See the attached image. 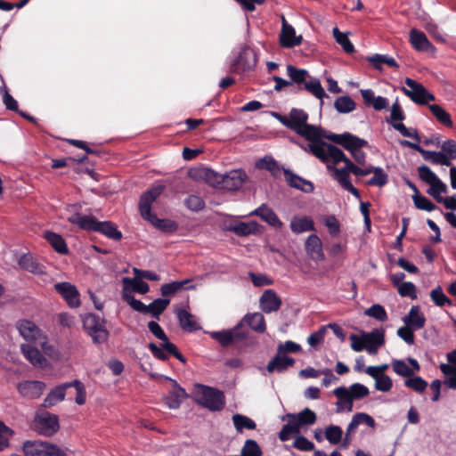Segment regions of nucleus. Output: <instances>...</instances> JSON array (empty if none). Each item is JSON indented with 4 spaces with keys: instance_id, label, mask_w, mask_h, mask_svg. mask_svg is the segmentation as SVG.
<instances>
[{
    "instance_id": "1",
    "label": "nucleus",
    "mask_w": 456,
    "mask_h": 456,
    "mask_svg": "<svg viewBox=\"0 0 456 456\" xmlns=\"http://www.w3.org/2000/svg\"><path fill=\"white\" fill-rule=\"evenodd\" d=\"M244 321L249 327H243L240 322L233 329L214 331L210 333V336L223 347L234 346L240 349L247 348L254 342L253 333L265 332L266 326L265 317L260 313L247 314Z\"/></svg>"
},
{
    "instance_id": "2",
    "label": "nucleus",
    "mask_w": 456,
    "mask_h": 456,
    "mask_svg": "<svg viewBox=\"0 0 456 456\" xmlns=\"http://www.w3.org/2000/svg\"><path fill=\"white\" fill-rule=\"evenodd\" d=\"M165 185L159 184L142 194L139 200V209L143 219L166 233H174L178 229V224L170 219H160L151 213V204L164 192Z\"/></svg>"
},
{
    "instance_id": "3",
    "label": "nucleus",
    "mask_w": 456,
    "mask_h": 456,
    "mask_svg": "<svg viewBox=\"0 0 456 456\" xmlns=\"http://www.w3.org/2000/svg\"><path fill=\"white\" fill-rule=\"evenodd\" d=\"M67 220L70 224L77 225L82 230L99 232L117 241L122 239V232L118 231L117 225L110 221H98L92 215L84 216L80 213L72 214Z\"/></svg>"
},
{
    "instance_id": "4",
    "label": "nucleus",
    "mask_w": 456,
    "mask_h": 456,
    "mask_svg": "<svg viewBox=\"0 0 456 456\" xmlns=\"http://www.w3.org/2000/svg\"><path fill=\"white\" fill-rule=\"evenodd\" d=\"M72 390H74L76 394L75 402L78 405L84 404L86 400L85 386L79 380L74 379L70 382L61 384L52 389L44 399L42 406L44 408H51L54 406L64 400L66 394L72 395Z\"/></svg>"
},
{
    "instance_id": "5",
    "label": "nucleus",
    "mask_w": 456,
    "mask_h": 456,
    "mask_svg": "<svg viewBox=\"0 0 456 456\" xmlns=\"http://www.w3.org/2000/svg\"><path fill=\"white\" fill-rule=\"evenodd\" d=\"M192 398L199 405L211 411H219L225 406V396L222 391L202 384L194 385Z\"/></svg>"
},
{
    "instance_id": "6",
    "label": "nucleus",
    "mask_w": 456,
    "mask_h": 456,
    "mask_svg": "<svg viewBox=\"0 0 456 456\" xmlns=\"http://www.w3.org/2000/svg\"><path fill=\"white\" fill-rule=\"evenodd\" d=\"M122 298L130 305L133 310L141 314H151L152 317L158 320L170 304L169 299L157 298L146 305L140 300L135 299L131 293L125 291L123 292Z\"/></svg>"
},
{
    "instance_id": "7",
    "label": "nucleus",
    "mask_w": 456,
    "mask_h": 456,
    "mask_svg": "<svg viewBox=\"0 0 456 456\" xmlns=\"http://www.w3.org/2000/svg\"><path fill=\"white\" fill-rule=\"evenodd\" d=\"M257 63L256 52L248 45H244L237 58L230 65V72L245 74L253 71Z\"/></svg>"
},
{
    "instance_id": "8",
    "label": "nucleus",
    "mask_w": 456,
    "mask_h": 456,
    "mask_svg": "<svg viewBox=\"0 0 456 456\" xmlns=\"http://www.w3.org/2000/svg\"><path fill=\"white\" fill-rule=\"evenodd\" d=\"M105 319L95 314H87L84 317L83 326L94 343L101 344L107 341L109 331L105 328Z\"/></svg>"
},
{
    "instance_id": "9",
    "label": "nucleus",
    "mask_w": 456,
    "mask_h": 456,
    "mask_svg": "<svg viewBox=\"0 0 456 456\" xmlns=\"http://www.w3.org/2000/svg\"><path fill=\"white\" fill-rule=\"evenodd\" d=\"M32 428L40 435L52 436L60 428L59 417L48 411L37 412Z\"/></svg>"
},
{
    "instance_id": "10",
    "label": "nucleus",
    "mask_w": 456,
    "mask_h": 456,
    "mask_svg": "<svg viewBox=\"0 0 456 456\" xmlns=\"http://www.w3.org/2000/svg\"><path fill=\"white\" fill-rule=\"evenodd\" d=\"M16 328L25 340L40 345L44 351L47 350L46 337L35 322L27 319L19 320Z\"/></svg>"
},
{
    "instance_id": "11",
    "label": "nucleus",
    "mask_w": 456,
    "mask_h": 456,
    "mask_svg": "<svg viewBox=\"0 0 456 456\" xmlns=\"http://www.w3.org/2000/svg\"><path fill=\"white\" fill-rule=\"evenodd\" d=\"M345 163L343 168H337L328 166L330 170L333 171V178L339 183V185L346 191L352 193L355 198L361 199L359 191L351 183L349 174L353 172L354 165L346 156L342 160Z\"/></svg>"
},
{
    "instance_id": "12",
    "label": "nucleus",
    "mask_w": 456,
    "mask_h": 456,
    "mask_svg": "<svg viewBox=\"0 0 456 456\" xmlns=\"http://www.w3.org/2000/svg\"><path fill=\"white\" fill-rule=\"evenodd\" d=\"M405 85L409 89L403 87V92L412 102L419 105H426L428 102L435 101V96L429 93L422 84L410 78H405Z\"/></svg>"
},
{
    "instance_id": "13",
    "label": "nucleus",
    "mask_w": 456,
    "mask_h": 456,
    "mask_svg": "<svg viewBox=\"0 0 456 456\" xmlns=\"http://www.w3.org/2000/svg\"><path fill=\"white\" fill-rule=\"evenodd\" d=\"M325 137L332 142L341 145L350 153L359 150V148H363L368 144L366 140L354 135L348 132H345L343 134L330 133L326 134Z\"/></svg>"
},
{
    "instance_id": "14",
    "label": "nucleus",
    "mask_w": 456,
    "mask_h": 456,
    "mask_svg": "<svg viewBox=\"0 0 456 456\" xmlns=\"http://www.w3.org/2000/svg\"><path fill=\"white\" fill-rule=\"evenodd\" d=\"M390 118L392 121V126L402 135L412 138L418 142H420V136L419 135L418 131L416 129L410 130L402 123L405 118V114L397 101L392 105Z\"/></svg>"
},
{
    "instance_id": "15",
    "label": "nucleus",
    "mask_w": 456,
    "mask_h": 456,
    "mask_svg": "<svg viewBox=\"0 0 456 456\" xmlns=\"http://www.w3.org/2000/svg\"><path fill=\"white\" fill-rule=\"evenodd\" d=\"M248 176L243 169H233L222 175L221 190L238 191L248 181Z\"/></svg>"
},
{
    "instance_id": "16",
    "label": "nucleus",
    "mask_w": 456,
    "mask_h": 456,
    "mask_svg": "<svg viewBox=\"0 0 456 456\" xmlns=\"http://www.w3.org/2000/svg\"><path fill=\"white\" fill-rule=\"evenodd\" d=\"M54 289L62 297L69 307L75 308L80 305L79 292L76 286L63 281L54 284Z\"/></svg>"
},
{
    "instance_id": "17",
    "label": "nucleus",
    "mask_w": 456,
    "mask_h": 456,
    "mask_svg": "<svg viewBox=\"0 0 456 456\" xmlns=\"http://www.w3.org/2000/svg\"><path fill=\"white\" fill-rule=\"evenodd\" d=\"M191 177L194 179H202L210 186L216 189H221L222 175L208 167H200L191 169L189 171Z\"/></svg>"
},
{
    "instance_id": "18",
    "label": "nucleus",
    "mask_w": 456,
    "mask_h": 456,
    "mask_svg": "<svg viewBox=\"0 0 456 456\" xmlns=\"http://www.w3.org/2000/svg\"><path fill=\"white\" fill-rule=\"evenodd\" d=\"M45 384L39 380H25L17 384L19 393L28 399H36L41 396Z\"/></svg>"
},
{
    "instance_id": "19",
    "label": "nucleus",
    "mask_w": 456,
    "mask_h": 456,
    "mask_svg": "<svg viewBox=\"0 0 456 456\" xmlns=\"http://www.w3.org/2000/svg\"><path fill=\"white\" fill-rule=\"evenodd\" d=\"M302 36H296L295 28L282 18L281 30L280 34V44L282 47L292 48L302 43Z\"/></svg>"
},
{
    "instance_id": "20",
    "label": "nucleus",
    "mask_w": 456,
    "mask_h": 456,
    "mask_svg": "<svg viewBox=\"0 0 456 456\" xmlns=\"http://www.w3.org/2000/svg\"><path fill=\"white\" fill-rule=\"evenodd\" d=\"M286 183L291 188L300 190L304 192L310 193L314 190L312 182L294 174L290 169L282 168Z\"/></svg>"
},
{
    "instance_id": "21",
    "label": "nucleus",
    "mask_w": 456,
    "mask_h": 456,
    "mask_svg": "<svg viewBox=\"0 0 456 456\" xmlns=\"http://www.w3.org/2000/svg\"><path fill=\"white\" fill-rule=\"evenodd\" d=\"M260 307L265 314L276 312L281 308V299L273 289H266L260 297Z\"/></svg>"
},
{
    "instance_id": "22",
    "label": "nucleus",
    "mask_w": 456,
    "mask_h": 456,
    "mask_svg": "<svg viewBox=\"0 0 456 456\" xmlns=\"http://www.w3.org/2000/svg\"><path fill=\"white\" fill-rule=\"evenodd\" d=\"M21 353L24 357L36 368H45L47 365V359L42 353L30 344H22L20 346Z\"/></svg>"
},
{
    "instance_id": "23",
    "label": "nucleus",
    "mask_w": 456,
    "mask_h": 456,
    "mask_svg": "<svg viewBox=\"0 0 456 456\" xmlns=\"http://www.w3.org/2000/svg\"><path fill=\"white\" fill-rule=\"evenodd\" d=\"M173 382V389L165 396V403L169 409H178L182 402L187 397L185 390L174 379L167 378Z\"/></svg>"
},
{
    "instance_id": "24",
    "label": "nucleus",
    "mask_w": 456,
    "mask_h": 456,
    "mask_svg": "<svg viewBox=\"0 0 456 456\" xmlns=\"http://www.w3.org/2000/svg\"><path fill=\"white\" fill-rule=\"evenodd\" d=\"M250 216H257L271 226L281 229L283 223L280 220L275 212L265 204H262L256 209L250 213Z\"/></svg>"
},
{
    "instance_id": "25",
    "label": "nucleus",
    "mask_w": 456,
    "mask_h": 456,
    "mask_svg": "<svg viewBox=\"0 0 456 456\" xmlns=\"http://www.w3.org/2000/svg\"><path fill=\"white\" fill-rule=\"evenodd\" d=\"M366 351L374 354L379 346L385 343V333L383 330L375 329L370 332H364Z\"/></svg>"
},
{
    "instance_id": "26",
    "label": "nucleus",
    "mask_w": 456,
    "mask_h": 456,
    "mask_svg": "<svg viewBox=\"0 0 456 456\" xmlns=\"http://www.w3.org/2000/svg\"><path fill=\"white\" fill-rule=\"evenodd\" d=\"M360 93L367 107H372L375 110H382L388 106V100L383 96H375L371 89H362Z\"/></svg>"
},
{
    "instance_id": "27",
    "label": "nucleus",
    "mask_w": 456,
    "mask_h": 456,
    "mask_svg": "<svg viewBox=\"0 0 456 456\" xmlns=\"http://www.w3.org/2000/svg\"><path fill=\"white\" fill-rule=\"evenodd\" d=\"M289 226L292 232L295 234L315 231L314 220L312 217L306 216H294L291 218Z\"/></svg>"
},
{
    "instance_id": "28",
    "label": "nucleus",
    "mask_w": 456,
    "mask_h": 456,
    "mask_svg": "<svg viewBox=\"0 0 456 456\" xmlns=\"http://www.w3.org/2000/svg\"><path fill=\"white\" fill-rule=\"evenodd\" d=\"M338 398L336 403L337 412L343 411H353V399L348 393V388L346 387H338L332 391Z\"/></svg>"
},
{
    "instance_id": "29",
    "label": "nucleus",
    "mask_w": 456,
    "mask_h": 456,
    "mask_svg": "<svg viewBox=\"0 0 456 456\" xmlns=\"http://www.w3.org/2000/svg\"><path fill=\"white\" fill-rule=\"evenodd\" d=\"M285 419H292L297 426L300 428L303 426H311L316 422L317 416L314 411L309 408H305L303 411L298 412L297 414L289 413L282 418Z\"/></svg>"
},
{
    "instance_id": "30",
    "label": "nucleus",
    "mask_w": 456,
    "mask_h": 456,
    "mask_svg": "<svg viewBox=\"0 0 456 456\" xmlns=\"http://www.w3.org/2000/svg\"><path fill=\"white\" fill-rule=\"evenodd\" d=\"M403 321L406 325L417 330L422 329L425 326L426 317L420 312L419 305H413L410 309L408 314L403 317Z\"/></svg>"
},
{
    "instance_id": "31",
    "label": "nucleus",
    "mask_w": 456,
    "mask_h": 456,
    "mask_svg": "<svg viewBox=\"0 0 456 456\" xmlns=\"http://www.w3.org/2000/svg\"><path fill=\"white\" fill-rule=\"evenodd\" d=\"M295 360L277 348L276 355L268 362L266 370H284L292 367Z\"/></svg>"
},
{
    "instance_id": "32",
    "label": "nucleus",
    "mask_w": 456,
    "mask_h": 456,
    "mask_svg": "<svg viewBox=\"0 0 456 456\" xmlns=\"http://www.w3.org/2000/svg\"><path fill=\"white\" fill-rule=\"evenodd\" d=\"M180 327L187 331L193 332L199 330L200 326L198 324L195 316L185 309H179L176 313Z\"/></svg>"
},
{
    "instance_id": "33",
    "label": "nucleus",
    "mask_w": 456,
    "mask_h": 456,
    "mask_svg": "<svg viewBox=\"0 0 456 456\" xmlns=\"http://www.w3.org/2000/svg\"><path fill=\"white\" fill-rule=\"evenodd\" d=\"M410 42L417 51L428 52L434 48L424 32L413 28L410 32Z\"/></svg>"
},
{
    "instance_id": "34",
    "label": "nucleus",
    "mask_w": 456,
    "mask_h": 456,
    "mask_svg": "<svg viewBox=\"0 0 456 456\" xmlns=\"http://www.w3.org/2000/svg\"><path fill=\"white\" fill-rule=\"evenodd\" d=\"M192 281V279H185L183 281H175L169 283H165L160 287V292L163 297L173 296L178 291L183 289H194L193 285L188 286Z\"/></svg>"
},
{
    "instance_id": "35",
    "label": "nucleus",
    "mask_w": 456,
    "mask_h": 456,
    "mask_svg": "<svg viewBox=\"0 0 456 456\" xmlns=\"http://www.w3.org/2000/svg\"><path fill=\"white\" fill-rule=\"evenodd\" d=\"M305 249L312 255L313 258L319 261L324 260L325 256L322 250V243L316 234L308 236L305 241Z\"/></svg>"
},
{
    "instance_id": "36",
    "label": "nucleus",
    "mask_w": 456,
    "mask_h": 456,
    "mask_svg": "<svg viewBox=\"0 0 456 456\" xmlns=\"http://www.w3.org/2000/svg\"><path fill=\"white\" fill-rule=\"evenodd\" d=\"M19 265L25 271L34 274L45 273V266L39 264L31 255L23 254L19 259Z\"/></svg>"
},
{
    "instance_id": "37",
    "label": "nucleus",
    "mask_w": 456,
    "mask_h": 456,
    "mask_svg": "<svg viewBox=\"0 0 456 456\" xmlns=\"http://www.w3.org/2000/svg\"><path fill=\"white\" fill-rule=\"evenodd\" d=\"M44 238L59 254L66 255L69 253V248L65 240L60 234L47 231L45 232Z\"/></svg>"
},
{
    "instance_id": "38",
    "label": "nucleus",
    "mask_w": 456,
    "mask_h": 456,
    "mask_svg": "<svg viewBox=\"0 0 456 456\" xmlns=\"http://www.w3.org/2000/svg\"><path fill=\"white\" fill-rule=\"evenodd\" d=\"M405 377L404 386L412 390L422 393L428 387V382L419 376H413L414 372H398Z\"/></svg>"
},
{
    "instance_id": "39",
    "label": "nucleus",
    "mask_w": 456,
    "mask_h": 456,
    "mask_svg": "<svg viewBox=\"0 0 456 456\" xmlns=\"http://www.w3.org/2000/svg\"><path fill=\"white\" fill-rule=\"evenodd\" d=\"M47 442L40 440L26 441L22 449L26 456H44Z\"/></svg>"
},
{
    "instance_id": "40",
    "label": "nucleus",
    "mask_w": 456,
    "mask_h": 456,
    "mask_svg": "<svg viewBox=\"0 0 456 456\" xmlns=\"http://www.w3.org/2000/svg\"><path fill=\"white\" fill-rule=\"evenodd\" d=\"M421 155L424 158L425 160H428L435 165H443L446 167H451L452 162L449 159V157L444 154L443 151H427L422 150Z\"/></svg>"
},
{
    "instance_id": "41",
    "label": "nucleus",
    "mask_w": 456,
    "mask_h": 456,
    "mask_svg": "<svg viewBox=\"0 0 456 456\" xmlns=\"http://www.w3.org/2000/svg\"><path fill=\"white\" fill-rule=\"evenodd\" d=\"M229 230L238 236H248L256 233L259 230V224L256 222H240L231 225Z\"/></svg>"
},
{
    "instance_id": "42",
    "label": "nucleus",
    "mask_w": 456,
    "mask_h": 456,
    "mask_svg": "<svg viewBox=\"0 0 456 456\" xmlns=\"http://www.w3.org/2000/svg\"><path fill=\"white\" fill-rule=\"evenodd\" d=\"M308 114L303 110L293 108L290 110V126L289 129L297 132L303 126L307 123Z\"/></svg>"
},
{
    "instance_id": "43",
    "label": "nucleus",
    "mask_w": 456,
    "mask_h": 456,
    "mask_svg": "<svg viewBox=\"0 0 456 456\" xmlns=\"http://www.w3.org/2000/svg\"><path fill=\"white\" fill-rule=\"evenodd\" d=\"M232 423L238 433H242L244 429L254 430L256 428V424L252 419L239 413L232 416Z\"/></svg>"
},
{
    "instance_id": "44",
    "label": "nucleus",
    "mask_w": 456,
    "mask_h": 456,
    "mask_svg": "<svg viewBox=\"0 0 456 456\" xmlns=\"http://www.w3.org/2000/svg\"><path fill=\"white\" fill-rule=\"evenodd\" d=\"M287 75L290 78L289 82L297 84L298 87L305 84L307 77H310L306 69H298L290 64L287 66Z\"/></svg>"
},
{
    "instance_id": "45",
    "label": "nucleus",
    "mask_w": 456,
    "mask_h": 456,
    "mask_svg": "<svg viewBox=\"0 0 456 456\" xmlns=\"http://www.w3.org/2000/svg\"><path fill=\"white\" fill-rule=\"evenodd\" d=\"M256 167L267 170L275 177L280 175L281 170L277 161L272 156H265L258 159L256 163Z\"/></svg>"
},
{
    "instance_id": "46",
    "label": "nucleus",
    "mask_w": 456,
    "mask_h": 456,
    "mask_svg": "<svg viewBox=\"0 0 456 456\" xmlns=\"http://www.w3.org/2000/svg\"><path fill=\"white\" fill-rule=\"evenodd\" d=\"M305 90L312 94L316 98L320 99L322 102L324 97H327L323 87L321 85V82L316 78H311V80H305L303 86H299L298 90Z\"/></svg>"
},
{
    "instance_id": "47",
    "label": "nucleus",
    "mask_w": 456,
    "mask_h": 456,
    "mask_svg": "<svg viewBox=\"0 0 456 456\" xmlns=\"http://www.w3.org/2000/svg\"><path fill=\"white\" fill-rule=\"evenodd\" d=\"M300 136L305 138L306 140L310 141L311 142H314L322 136V129L318 126H315L314 125H310L306 123L305 126H303L297 132H296Z\"/></svg>"
},
{
    "instance_id": "48",
    "label": "nucleus",
    "mask_w": 456,
    "mask_h": 456,
    "mask_svg": "<svg viewBox=\"0 0 456 456\" xmlns=\"http://www.w3.org/2000/svg\"><path fill=\"white\" fill-rule=\"evenodd\" d=\"M428 109L431 111V113L436 117L438 122H440L441 124L447 127H452L453 123L451 118V115L440 105L430 104L428 105Z\"/></svg>"
},
{
    "instance_id": "49",
    "label": "nucleus",
    "mask_w": 456,
    "mask_h": 456,
    "mask_svg": "<svg viewBox=\"0 0 456 456\" xmlns=\"http://www.w3.org/2000/svg\"><path fill=\"white\" fill-rule=\"evenodd\" d=\"M375 381V388L381 392H387L392 388V379L385 372H368Z\"/></svg>"
},
{
    "instance_id": "50",
    "label": "nucleus",
    "mask_w": 456,
    "mask_h": 456,
    "mask_svg": "<svg viewBox=\"0 0 456 456\" xmlns=\"http://www.w3.org/2000/svg\"><path fill=\"white\" fill-rule=\"evenodd\" d=\"M367 61L370 62L373 67L377 69H381L382 64H386L389 67L398 68V64L393 57L382 54H374L367 57Z\"/></svg>"
},
{
    "instance_id": "51",
    "label": "nucleus",
    "mask_w": 456,
    "mask_h": 456,
    "mask_svg": "<svg viewBox=\"0 0 456 456\" xmlns=\"http://www.w3.org/2000/svg\"><path fill=\"white\" fill-rule=\"evenodd\" d=\"M334 107L339 113H349L355 110L356 104L349 96H340L336 99Z\"/></svg>"
},
{
    "instance_id": "52",
    "label": "nucleus",
    "mask_w": 456,
    "mask_h": 456,
    "mask_svg": "<svg viewBox=\"0 0 456 456\" xmlns=\"http://www.w3.org/2000/svg\"><path fill=\"white\" fill-rule=\"evenodd\" d=\"M298 433H300L299 428L292 419H288V423L282 427L278 436L281 441L286 442L289 440L293 435Z\"/></svg>"
},
{
    "instance_id": "53",
    "label": "nucleus",
    "mask_w": 456,
    "mask_h": 456,
    "mask_svg": "<svg viewBox=\"0 0 456 456\" xmlns=\"http://www.w3.org/2000/svg\"><path fill=\"white\" fill-rule=\"evenodd\" d=\"M329 144L325 142L322 141L321 139L311 142L309 144V148L311 152L318 159H320L322 161H327L328 160V154H327V146Z\"/></svg>"
},
{
    "instance_id": "54",
    "label": "nucleus",
    "mask_w": 456,
    "mask_h": 456,
    "mask_svg": "<svg viewBox=\"0 0 456 456\" xmlns=\"http://www.w3.org/2000/svg\"><path fill=\"white\" fill-rule=\"evenodd\" d=\"M333 36L336 39V42L341 45L346 53H352L354 52V46L349 40L348 37L346 34L340 32L338 28H333Z\"/></svg>"
},
{
    "instance_id": "55",
    "label": "nucleus",
    "mask_w": 456,
    "mask_h": 456,
    "mask_svg": "<svg viewBox=\"0 0 456 456\" xmlns=\"http://www.w3.org/2000/svg\"><path fill=\"white\" fill-rule=\"evenodd\" d=\"M388 182V175L383 168L380 167H378V168H375V172L373 173V176L368 180L365 183L368 186H379L382 187L386 185Z\"/></svg>"
},
{
    "instance_id": "56",
    "label": "nucleus",
    "mask_w": 456,
    "mask_h": 456,
    "mask_svg": "<svg viewBox=\"0 0 456 456\" xmlns=\"http://www.w3.org/2000/svg\"><path fill=\"white\" fill-rule=\"evenodd\" d=\"M240 453L239 456H262L263 452L256 441L248 439L241 448Z\"/></svg>"
},
{
    "instance_id": "57",
    "label": "nucleus",
    "mask_w": 456,
    "mask_h": 456,
    "mask_svg": "<svg viewBox=\"0 0 456 456\" xmlns=\"http://www.w3.org/2000/svg\"><path fill=\"white\" fill-rule=\"evenodd\" d=\"M343 436V430L339 426L330 425L325 429V438L331 444H338Z\"/></svg>"
},
{
    "instance_id": "58",
    "label": "nucleus",
    "mask_w": 456,
    "mask_h": 456,
    "mask_svg": "<svg viewBox=\"0 0 456 456\" xmlns=\"http://www.w3.org/2000/svg\"><path fill=\"white\" fill-rule=\"evenodd\" d=\"M185 207L193 212H199L205 208V201L198 195L191 194L184 200Z\"/></svg>"
},
{
    "instance_id": "59",
    "label": "nucleus",
    "mask_w": 456,
    "mask_h": 456,
    "mask_svg": "<svg viewBox=\"0 0 456 456\" xmlns=\"http://www.w3.org/2000/svg\"><path fill=\"white\" fill-rule=\"evenodd\" d=\"M412 200L417 208L426 210L428 212L434 211L437 208L436 205L433 203L429 199L420 194L413 195Z\"/></svg>"
},
{
    "instance_id": "60",
    "label": "nucleus",
    "mask_w": 456,
    "mask_h": 456,
    "mask_svg": "<svg viewBox=\"0 0 456 456\" xmlns=\"http://www.w3.org/2000/svg\"><path fill=\"white\" fill-rule=\"evenodd\" d=\"M123 282L125 285H131L133 291L144 295L149 292V284L142 280L124 278Z\"/></svg>"
},
{
    "instance_id": "61",
    "label": "nucleus",
    "mask_w": 456,
    "mask_h": 456,
    "mask_svg": "<svg viewBox=\"0 0 456 456\" xmlns=\"http://www.w3.org/2000/svg\"><path fill=\"white\" fill-rule=\"evenodd\" d=\"M348 393L353 401L360 400L369 395L370 391L367 387L361 383H354L348 387Z\"/></svg>"
},
{
    "instance_id": "62",
    "label": "nucleus",
    "mask_w": 456,
    "mask_h": 456,
    "mask_svg": "<svg viewBox=\"0 0 456 456\" xmlns=\"http://www.w3.org/2000/svg\"><path fill=\"white\" fill-rule=\"evenodd\" d=\"M365 314L372 317L379 322H386L387 320V314L381 305L375 304L365 310Z\"/></svg>"
},
{
    "instance_id": "63",
    "label": "nucleus",
    "mask_w": 456,
    "mask_h": 456,
    "mask_svg": "<svg viewBox=\"0 0 456 456\" xmlns=\"http://www.w3.org/2000/svg\"><path fill=\"white\" fill-rule=\"evenodd\" d=\"M430 297L437 306H444L445 304L451 305L452 301L445 296L441 287H436L431 290Z\"/></svg>"
},
{
    "instance_id": "64",
    "label": "nucleus",
    "mask_w": 456,
    "mask_h": 456,
    "mask_svg": "<svg viewBox=\"0 0 456 456\" xmlns=\"http://www.w3.org/2000/svg\"><path fill=\"white\" fill-rule=\"evenodd\" d=\"M418 173L419 178L429 185L433 184L438 179V176L428 166L425 165L420 166L418 168Z\"/></svg>"
}]
</instances>
